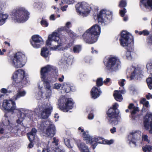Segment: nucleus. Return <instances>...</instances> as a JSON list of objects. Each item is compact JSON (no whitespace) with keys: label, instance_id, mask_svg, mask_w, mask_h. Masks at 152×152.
<instances>
[{"label":"nucleus","instance_id":"nucleus-1","mask_svg":"<svg viewBox=\"0 0 152 152\" xmlns=\"http://www.w3.org/2000/svg\"><path fill=\"white\" fill-rule=\"evenodd\" d=\"M100 27L95 24L87 30L83 34V37L87 43L92 44L96 41L101 32Z\"/></svg>","mask_w":152,"mask_h":152},{"label":"nucleus","instance_id":"nucleus-2","mask_svg":"<svg viewBox=\"0 0 152 152\" xmlns=\"http://www.w3.org/2000/svg\"><path fill=\"white\" fill-rule=\"evenodd\" d=\"M46 45L50 48L52 50H62L61 47L62 43L58 37V34L56 32H54L49 35L46 41Z\"/></svg>","mask_w":152,"mask_h":152},{"label":"nucleus","instance_id":"nucleus-3","mask_svg":"<svg viewBox=\"0 0 152 152\" xmlns=\"http://www.w3.org/2000/svg\"><path fill=\"white\" fill-rule=\"evenodd\" d=\"M130 36L131 35L127 32L123 31L121 33V37L120 39L121 45L124 47L127 46L126 48L127 52L126 55L127 58L128 59H131V53L133 50V45L130 44L129 41Z\"/></svg>","mask_w":152,"mask_h":152},{"label":"nucleus","instance_id":"nucleus-4","mask_svg":"<svg viewBox=\"0 0 152 152\" xmlns=\"http://www.w3.org/2000/svg\"><path fill=\"white\" fill-rule=\"evenodd\" d=\"M12 19L15 22L23 23L26 21L28 18L29 13L23 8H19L16 11L10 13Z\"/></svg>","mask_w":152,"mask_h":152},{"label":"nucleus","instance_id":"nucleus-5","mask_svg":"<svg viewBox=\"0 0 152 152\" xmlns=\"http://www.w3.org/2000/svg\"><path fill=\"white\" fill-rule=\"evenodd\" d=\"M38 128L48 136L53 137L56 133L55 127L52 122L46 121L37 125Z\"/></svg>","mask_w":152,"mask_h":152},{"label":"nucleus","instance_id":"nucleus-6","mask_svg":"<svg viewBox=\"0 0 152 152\" xmlns=\"http://www.w3.org/2000/svg\"><path fill=\"white\" fill-rule=\"evenodd\" d=\"M118 106V105L115 103L113 105V108L109 109L107 111L108 121L112 125H116L118 123V119L119 111L117 107Z\"/></svg>","mask_w":152,"mask_h":152},{"label":"nucleus","instance_id":"nucleus-7","mask_svg":"<svg viewBox=\"0 0 152 152\" xmlns=\"http://www.w3.org/2000/svg\"><path fill=\"white\" fill-rule=\"evenodd\" d=\"M121 63L116 57L109 58L107 63L106 69L110 72H116L121 68Z\"/></svg>","mask_w":152,"mask_h":152},{"label":"nucleus","instance_id":"nucleus-8","mask_svg":"<svg viewBox=\"0 0 152 152\" xmlns=\"http://www.w3.org/2000/svg\"><path fill=\"white\" fill-rule=\"evenodd\" d=\"M11 60L12 65L16 68L23 67L26 62L24 55L20 52L17 53Z\"/></svg>","mask_w":152,"mask_h":152},{"label":"nucleus","instance_id":"nucleus-9","mask_svg":"<svg viewBox=\"0 0 152 152\" xmlns=\"http://www.w3.org/2000/svg\"><path fill=\"white\" fill-rule=\"evenodd\" d=\"M4 96V95L0 94V107L6 111L13 112L14 110H16V107L15 102L12 99H5L3 101L2 106L1 104L2 98Z\"/></svg>","mask_w":152,"mask_h":152},{"label":"nucleus","instance_id":"nucleus-10","mask_svg":"<svg viewBox=\"0 0 152 152\" xmlns=\"http://www.w3.org/2000/svg\"><path fill=\"white\" fill-rule=\"evenodd\" d=\"M74 102L71 99H67L64 96L61 98L58 101V105L60 108L64 112H67L73 107Z\"/></svg>","mask_w":152,"mask_h":152},{"label":"nucleus","instance_id":"nucleus-11","mask_svg":"<svg viewBox=\"0 0 152 152\" xmlns=\"http://www.w3.org/2000/svg\"><path fill=\"white\" fill-rule=\"evenodd\" d=\"M25 74V72L21 69L15 71L12 76L13 85L15 87L19 86L20 84L24 80L23 78Z\"/></svg>","mask_w":152,"mask_h":152},{"label":"nucleus","instance_id":"nucleus-12","mask_svg":"<svg viewBox=\"0 0 152 152\" xmlns=\"http://www.w3.org/2000/svg\"><path fill=\"white\" fill-rule=\"evenodd\" d=\"M55 68L53 66L50 65H47L41 69V78L42 80H44V83H45V87L48 89L49 93V96L51 95V90L50 89V86L49 82L46 80L45 79V74L52 70H55Z\"/></svg>","mask_w":152,"mask_h":152},{"label":"nucleus","instance_id":"nucleus-13","mask_svg":"<svg viewBox=\"0 0 152 152\" xmlns=\"http://www.w3.org/2000/svg\"><path fill=\"white\" fill-rule=\"evenodd\" d=\"M76 8L77 12L83 17L87 16L91 9L89 4L85 2L78 3L76 5Z\"/></svg>","mask_w":152,"mask_h":152},{"label":"nucleus","instance_id":"nucleus-14","mask_svg":"<svg viewBox=\"0 0 152 152\" xmlns=\"http://www.w3.org/2000/svg\"><path fill=\"white\" fill-rule=\"evenodd\" d=\"M16 110L18 111L19 113L20 117V119L16 120V122L18 124L16 125L15 126H17V127H19L22 130L25 129V126L23 125L22 119L26 116H28V113H30L31 115L33 114L34 113L31 111H28L22 108H18L16 109Z\"/></svg>","mask_w":152,"mask_h":152},{"label":"nucleus","instance_id":"nucleus-15","mask_svg":"<svg viewBox=\"0 0 152 152\" xmlns=\"http://www.w3.org/2000/svg\"><path fill=\"white\" fill-rule=\"evenodd\" d=\"M141 132L139 131H135L130 133L128 138L129 144L131 146L135 147L136 143L141 139Z\"/></svg>","mask_w":152,"mask_h":152},{"label":"nucleus","instance_id":"nucleus-16","mask_svg":"<svg viewBox=\"0 0 152 152\" xmlns=\"http://www.w3.org/2000/svg\"><path fill=\"white\" fill-rule=\"evenodd\" d=\"M112 18V13L108 10L103 9L102 10L98 15V21L99 22H107Z\"/></svg>","mask_w":152,"mask_h":152},{"label":"nucleus","instance_id":"nucleus-17","mask_svg":"<svg viewBox=\"0 0 152 152\" xmlns=\"http://www.w3.org/2000/svg\"><path fill=\"white\" fill-rule=\"evenodd\" d=\"M39 110L41 112V115L42 118L46 119L50 115L53 107L49 103L46 104H43L39 108Z\"/></svg>","mask_w":152,"mask_h":152},{"label":"nucleus","instance_id":"nucleus-18","mask_svg":"<svg viewBox=\"0 0 152 152\" xmlns=\"http://www.w3.org/2000/svg\"><path fill=\"white\" fill-rule=\"evenodd\" d=\"M83 137L84 140L86 141L87 143H90L92 144H93V148L94 149L95 146L97 145V143H103V141L102 142H99L100 140H102V139L100 137L97 138H93L90 136L88 133H86L85 132H84L83 133Z\"/></svg>","mask_w":152,"mask_h":152},{"label":"nucleus","instance_id":"nucleus-19","mask_svg":"<svg viewBox=\"0 0 152 152\" xmlns=\"http://www.w3.org/2000/svg\"><path fill=\"white\" fill-rule=\"evenodd\" d=\"M144 124L146 130L149 129L150 133H152V114H148L145 117Z\"/></svg>","mask_w":152,"mask_h":152},{"label":"nucleus","instance_id":"nucleus-20","mask_svg":"<svg viewBox=\"0 0 152 152\" xmlns=\"http://www.w3.org/2000/svg\"><path fill=\"white\" fill-rule=\"evenodd\" d=\"M32 41L31 42L32 45L34 48H38L44 43L42 38L38 35H35L31 37Z\"/></svg>","mask_w":152,"mask_h":152},{"label":"nucleus","instance_id":"nucleus-21","mask_svg":"<svg viewBox=\"0 0 152 152\" xmlns=\"http://www.w3.org/2000/svg\"><path fill=\"white\" fill-rule=\"evenodd\" d=\"M6 115H5V117L2 122L3 126L1 127L0 128V133L1 134L6 132L7 133L8 132L6 131V128L9 129L11 128L12 126L11 124L10 123L9 120L6 117Z\"/></svg>","mask_w":152,"mask_h":152},{"label":"nucleus","instance_id":"nucleus-22","mask_svg":"<svg viewBox=\"0 0 152 152\" xmlns=\"http://www.w3.org/2000/svg\"><path fill=\"white\" fill-rule=\"evenodd\" d=\"M147 71L149 72L151 75V77L147 79V82L148 86L150 89L152 88V64L148 63L147 65Z\"/></svg>","mask_w":152,"mask_h":152},{"label":"nucleus","instance_id":"nucleus-23","mask_svg":"<svg viewBox=\"0 0 152 152\" xmlns=\"http://www.w3.org/2000/svg\"><path fill=\"white\" fill-rule=\"evenodd\" d=\"M125 92L126 91L124 89H123L121 90L115 91L113 94L115 99L118 101H121L123 99V97L120 94H124Z\"/></svg>","mask_w":152,"mask_h":152},{"label":"nucleus","instance_id":"nucleus-24","mask_svg":"<svg viewBox=\"0 0 152 152\" xmlns=\"http://www.w3.org/2000/svg\"><path fill=\"white\" fill-rule=\"evenodd\" d=\"M99 89L96 87H93L91 91L92 98L95 99L99 97L101 93Z\"/></svg>","mask_w":152,"mask_h":152},{"label":"nucleus","instance_id":"nucleus-25","mask_svg":"<svg viewBox=\"0 0 152 152\" xmlns=\"http://www.w3.org/2000/svg\"><path fill=\"white\" fill-rule=\"evenodd\" d=\"M145 7L149 10H152V0H140Z\"/></svg>","mask_w":152,"mask_h":152},{"label":"nucleus","instance_id":"nucleus-26","mask_svg":"<svg viewBox=\"0 0 152 152\" xmlns=\"http://www.w3.org/2000/svg\"><path fill=\"white\" fill-rule=\"evenodd\" d=\"M37 132V130L33 128L30 132L27 133V136L30 141H32L34 140Z\"/></svg>","mask_w":152,"mask_h":152},{"label":"nucleus","instance_id":"nucleus-27","mask_svg":"<svg viewBox=\"0 0 152 152\" xmlns=\"http://www.w3.org/2000/svg\"><path fill=\"white\" fill-rule=\"evenodd\" d=\"M26 92L25 91H19L18 92L16 95H14L13 97V99L16 100L20 98L21 97H23L25 96Z\"/></svg>","mask_w":152,"mask_h":152},{"label":"nucleus","instance_id":"nucleus-28","mask_svg":"<svg viewBox=\"0 0 152 152\" xmlns=\"http://www.w3.org/2000/svg\"><path fill=\"white\" fill-rule=\"evenodd\" d=\"M141 72L138 69H135L134 70L133 73L132 74V75L130 76V80H132L134 78V77L136 76L137 77H141Z\"/></svg>","mask_w":152,"mask_h":152},{"label":"nucleus","instance_id":"nucleus-29","mask_svg":"<svg viewBox=\"0 0 152 152\" xmlns=\"http://www.w3.org/2000/svg\"><path fill=\"white\" fill-rule=\"evenodd\" d=\"M7 15L0 13V26L3 25L5 22L7 18Z\"/></svg>","mask_w":152,"mask_h":152},{"label":"nucleus","instance_id":"nucleus-30","mask_svg":"<svg viewBox=\"0 0 152 152\" xmlns=\"http://www.w3.org/2000/svg\"><path fill=\"white\" fill-rule=\"evenodd\" d=\"M77 145L81 152L88 147L84 143L80 142V140H78V142H77Z\"/></svg>","mask_w":152,"mask_h":152},{"label":"nucleus","instance_id":"nucleus-31","mask_svg":"<svg viewBox=\"0 0 152 152\" xmlns=\"http://www.w3.org/2000/svg\"><path fill=\"white\" fill-rule=\"evenodd\" d=\"M41 54L42 56L45 58L47 57L49 54L48 49L46 48H43L41 49Z\"/></svg>","mask_w":152,"mask_h":152},{"label":"nucleus","instance_id":"nucleus-32","mask_svg":"<svg viewBox=\"0 0 152 152\" xmlns=\"http://www.w3.org/2000/svg\"><path fill=\"white\" fill-rule=\"evenodd\" d=\"M62 88L64 90L66 93H69L71 90V86L70 85L66 83H64L63 84Z\"/></svg>","mask_w":152,"mask_h":152},{"label":"nucleus","instance_id":"nucleus-33","mask_svg":"<svg viewBox=\"0 0 152 152\" xmlns=\"http://www.w3.org/2000/svg\"><path fill=\"white\" fill-rule=\"evenodd\" d=\"M128 108L129 109H133V110L132 111V114H134L136 113L137 111H138V108L137 107H135L134 106V104L132 103L130 104L128 106Z\"/></svg>","mask_w":152,"mask_h":152},{"label":"nucleus","instance_id":"nucleus-34","mask_svg":"<svg viewBox=\"0 0 152 152\" xmlns=\"http://www.w3.org/2000/svg\"><path fill=\"white\" fill-rule=\"evenodd\" d=\"M14 129L16 130V131L15 132V134L16 136H20L22 135L23 132L25 129H22L19 127H17V126H15Z\"/></svg>","mask_w":152,"mask_h":152},{"label":"nucleus","instance_id":"nucleus-35","mask_svg":"<svg viewBox=\"0 0 152 152\" xmlns=\"http://www.w3.org/2000/svg\"><path fill=\"white\" fill-rule=\"evenodd\" d=\"M142 149L145 152H149L152 150V146L146 145L142 147Z\"/></svg>","mask_w":152,"mask_h":152},{"label":"nucleus","instance_id":"nucleus-36","mask_svg":"<svg viewBox=\"0 0 152 152\" xmlns=\"http://www.w3.org/2000/svg\"><path fill=\"white\" fill-rule=\"evenodd\" d=\"M81 50V47L80 45H76L73 48L74 52L75 53H79Z\"/></svg>","mask_w":152,"mask_h":152},{"label":"nucleus","instance_id":"nucleus-37","mask_svg":"<svg viewBox=\"0 0 152 152\" xmlns=\"http://www.w3.org/2000/svg\"><path fill=\"white\" fill-rule=\"evenodd\" d=\"M64 141L65 145L67 147L69 148H71L72 147L73 145L70 144V141L69 139L66 138L64 140Z\"/></svg>","mask_w":152,"mask_h":152},{"label":"nucleus","instance_id":"nucleus-38","mask_svg":"<svg viewBox=\"0 0 152 152\" xmlns=\"http://www.w3.org/2000/svg\"><path fill=\"white\" fill-rule=\"evenodd\" d=\"M64 60L67 62L70 61L71 60V58H72V56H70L67 53H64Z\"/></svg>","mask_w":152,"mask_h":152},{"label":"nucleus","instance_id":"nucleus-39","mask_svg":"<svg viewBox=\"0 0 152 152\" xmlns=\"http://www.w3.org/2000/svg\"><path fill=\"white\" fill-rule=\"evenodd\" d=\"M127 3L126 0H121L120 2L119 7L121 8L125 7L126 6Z\"/></svg>","mask_w":152,"mask_h":152},{"label":"nucleus","instance_id":"nucleus-40","mask_svg":"<svg viewBox=\"0 0 152 152\" xmlns=\"http://www.w3.org/2000/svg\"><path fill=\"white\" fill-rule=\"evenodd\" d=\"M103 83V79L102 78H99L97 80L96 84L98 86H102Z\"/></svg>","mask_w":152,"mask_h":152},{"label":"nucleus","instance_id":"nucleus-41","mask_svg":"<svg viewBox=\"0 0 152 152\" xmlns=\"http://www.w3.org/2000/svg\"><path fill=\"white\" fill-rule=\"evenodd\" d=\"M149 32L147 30H144L139 32V35L143 34L144 36H147L149 34Z\"/></svg>","mask_w":152,"mask_h":152},{"label":"nucleus","instance_id":"nucleus-42","mask_svg":"<svg viewBox=\"0 0 152 152\" xmlns=\"http://www.w3.org/2000/svg\"><path fill=\"white\" fill-rule=\"evenodd\" d=\"M0 91L1 93L4 94H8L12 92V91H8L5 88L1 89Z\"/></svg>","mask_w":152,"mask_h":152},{"label":"nucleus","instance_id":"nucleus-43","mask_svg":"<svg viewBox=\"0 0 152 152\" xmlns=\"http://www.w3.org/2000/svg\"><path fill=\"white\" fill-rule=\"evenodd\" d=\"M65 30L71 37H73L74 36L73 32L69 28L66 29H65Z\"/></svg>","mask_w":152,"mask_h":152},{"label":"nucleus","instance_id":"nucleus-44","mask_svg":"<svg viewBox=\"0 0 152 152\" xmlns=\"http://www.w3.org/2000/svg\"><path fill=\"white\" fill-rule=\"evenodd\" d=\"M56 152H65L64 150L62 147L59 146L58 148H56Z\"/></svg>","mask_w":152,"mask_h":152},{"label":"nucleus","instance_id":"nucleus-45","mask_svg":"<svg viewBox=\"0 0 152 152\" xmlns=\"http://www.w3.org/2000/svg\"><path fill=\"white\" fill-rule=\"evenodd\" d=\"M41 24L45 27H47L48 26V23L45 20L42 19L41 22Z\"/></svg>","mask_w":152,"mask_h":152},{"label":"nucleus","instance_id":"nucleus-46","mask_svg":"<svg viewBox=\"0 0 152 152\" xmlns=\"http://www.w3.org/2000/svg\"><path fill=\"white\" fill-rule=\"evenodd\" d=\"M61 86V84L55 83L54 85L53 88L54 89H58L60 88Z\"/></svg>","mask_w":152,"mask_h":152},{"label":"nucleus","instance_id":"nucleus-47","mask_svg":"<svg viewBox=\"0 0 152 152\" xmlns=\"http://www.w3.org/2000/svg\"><path fill=\"white\" fill-rule=\"evenodd\" d=\"M126 12V9L125 8H124L123 10H121L120 11V14L122 17H124L125 13Z\"/></svg>","mask_w":152,"mask_h":152},{"label":"nucleus","instance_id":"nucleus-48","mask_svg":"<svg viewBox=\"0 0 152 152\" xmlns=\"http://www.w3.org/2000/svg\"><path fill=\"white\" fill-rule=\"evenodd\" d=\"M71 25V23L70 22H67L65 24V26L64 27V29L65 30L66 29H69V28L71 27V26H70Z\"/></svg>","mask_w":152,"mask_h":152},{"label":"nucleus","instance_id":"nucleus-49","mask_svg":"<svg viewBox=\"0 0 152 152\" xmlns=\"http://www.w3.org/2000/svg\"><path fill=\"white\" fill-rule=\"evenodd\" d=\"M93 111L91 110V111L90 113L89 114L88 118V119L90 120L92 119L94 117V115L93 113Z\"/></svg>","mask_w":152,"mask_h":152},{"label":"nucleus","instance_id":"nucleus-50","mask_svg":"<svg viewBox=\"0 0 152 152\" xmlns=\"http://www.w3.org/2000/svg\"><path fill=\"white\" fill-rule=\"evenodd\" d=\"M142 140L149 142V140L148 139V136L147 135L143 134L142 135Z\"/></svg>","mask_w":152,"mask_h":152},{"label":"nucleus","instance_id":"nucleus-51","mask_svg":"<svg viewBox=\"0 0 152 152\" xmlns=\"http://www.w3.org/2000/svg\"><path fill=\"white\" fill-rule=\"evenodd\" d=\"M53 141H52V143H55V145L56 146H57L58 145V139H57L56 137H54L53 138Z\"/></svg>","mask_w":152,"mask_h":152},{"label":"nucleus","instance_id":"nucleus-52","mask_svg":"<svg viewBox=\"0 0 152 152\" xmlns=\"http://www.w3.org/2000/svg\"><path fill=\"white\" fill-rule=\"evenodd\" d=\"M63 1L65 3L69 4L73 3L74 1V0H63Z\"/></svg>","mask_w":152,"mask_h":152},{"label":"nucleus","instance_id":"nucleus-53","mask_svg":"<svg viewBox=\"0 0 152 152\" xmlns=\"http://www.w3.org/2000/svg\"><path fill=\"white\" fill-rule=\"evenodd\" d=\"M125 81V80L124 79H122L120 81H119L118 83L122 87L124 86V82Z\"/></svg>","mask_w":152,"mask_h":152},{"label":"nucleus","instance_id":"nucleus-54","mask_svg":"<svg viewBox=\"0 0 152 152\" xmlns=\"http://www.w3.org/2000/svg\"><path fill=\"white\" fill-rule=\"evenodd\" d=\"M111 132L112 134H114L116 132V128L115 127H113V128L110 129Z\"/></svg>","mask_w":152,"mask_h":152},{"label":"nucleus","instance_id":"nucleus-55","mask_svg":"<svg viewBox=\"0 0 152 152\" xmlns=\"http://www.w3.org/2000/svg\"><path fill=\"white\" fill-rule=\"evenodd\" d=\"M146 97L148 99H149L150 98H152V95L150 93H148L146 95Z\"/></svg>","mask_w":152,"mask_h":152},{"label":"nucleus","instance_id":"nucleus-56","mask_svg":"<svg viewBox=\"0 0 152 152\" xmlns=\"http://www.w3.org/2000/svg\"><path fill=\"white\" fill-rule=\"evenodd\" d=\"M106 143L107 144H112L113 142V140H107L106 141Z\"/></svg>","mask_w":152,"mask_h":152},{"label":"nucleus","instance_id":"nucleus-57","mask_svg":"<svg viewBox=\"0 0 152 152\" xmlns=\"http://www.w3.org/2000/svg\"><path fill=\"white\" fill-rule=\"evenodd\" d=\"M111 80L110 78H107L106 79V80H104L103 81L104 83L105 84H107L108 83L110 82V81Z\"/></svg>","mask_w":152,"mask_h":152},{"label":"nucleus","instance_id":"nucleus-58","mask_svg":"<svg viewBox=\"0 0 152 152\" xmlns=\"http://www.w3.org/2000/svg\"><path fill=\"white\" fill-rule=\"evenodd\" d=\"M44 83V82H40V83H39L38 85V88H39L40 89H41V88L43 86L42 85V84H43Z\"/></svg>","mask_w":152,"mask_h":152},{"label":"nucleus","instance_id":"nucleus-59","mask_svg":"<svg viewBox=\"0 0 152 152\" xmlns=\"http://www.w3.org/2000/svg\"><path fill=\"white\" fill-rule=\"evenodd\" d=\"M146 99L145 98L142 99L140 101V103L143 104L146 102Z\"/></svg>","mask_w":152,"mask_h":152},{"label":"nucleus","instance_id":"nucleus-60","mask_svg":"<svg viewBox=\"0 0 152 152\" xmlns=\"http://www.w3.org/2000/svg\"><path fill=\"white\" fill-rule=\"evenodd\" d=\"M50 19L51 20H55V18L54 15L53 14L51 15L50 17Z\"/></svg>","mask_w":152,"mask_h":152},{"label":"nucleus","instance_id":"nucleus-61","mask_svg":"<svg viewBox=\"0 0 152 152\" xmlns=\"http://www.w3.org/2000/svg\"><path fill=\"white\" fill-rule=\"evenodd\" d=\"M68 7L67 5H66L65 6H64L61 7V10L63 11H64L66 10V9Z\"/></svg>","mask_w":152,"mask_h":152},{"label":"nucleus","instance_id":"nucleus-62","mask_svg":"<svg viewBox=\"0 0 152 152\" xmlns=\"http://www.w3.org/2000/svg\"><path fill=\"white\" fill-rule=\"evenodd\" d=\"M30 143L29 144L28 147L29 148H31L33 146V144L32 142V141H30Z\"/></svg>","mask_w":152,"mask_h":152},{"label":"nucleus","instance_id":"nucleus-63","mask_svg":"<svg viewBox=\"0 0 152 152\" xmlns=\"http://www.w3.org/2000/svg\"><path fill=\"white\" fill-rule=\"evenodd\" d=\"M64 77L63 75H62L61 77L58 78V80L60 82H62L63 81V79Z\"/></svg>","mask_w":152,"mask_h":152},{"label":"nucleus","instance_id":"nucleus-64","mask_svg":"<svg viewBox=\"0 0 152 152\" xmlns=\"http://www.w3.org/2000/svg\"><path fill=\"white\" fill-rule=\"evenodd\" d=\"M42 152H51L48 149H44L43 150Z\"/></svg>","mask_w":152,"mask_h":152}]
</instances>
